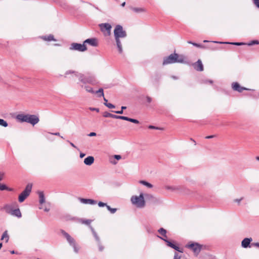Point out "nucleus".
<instances>
[{"label": "nucleus", "mask_w": 259, "mask_h": 259, "mask_svg": "<svg viewBox=\"0 0 259 259\" xmlns=\"http://www.w3.org/2000/svg\"><path fill=\"white\" fill-rule=\"evenodd\" d=\"M98 206L99 207H104V206H106L107 207V206H108L106 203H104L103 202H101V201H100L98 202Z\"/></svg>", "instance_id": "obj_42"}, {"label": "nucleus", "mask_w": 259, "mask_h": 259, "mask_svg": "<svg viewBox=\"0 0 259 259\" xmlns=\"http://www.w3.org/2000/svg\"><path fill=\"white\" fill-rule=\"evenodd\" d=\"M49 210H50V209H49V208H47V207L45 208V209H44V210H45V211H47V212L49 211Z\"/></svg>", "instance_id": "obj_61"}, {"label": "nucleus", "mask_w": 259, "mask_h": 259, "mask_svg": "<svg viewBox=\"0 0 259 259\" xmlns=\"http://www.w3.org/2000/svg\"><path fill=\"white\" fill-rule=\"evenodd\" d=\"M181 187L178 186H166L165 189L171 192H178L181 189Z\"/></svg>", "instance_id": "obj_17"}, {"label": "nucleus", "mask_w": 259, "mask_h": 259, "mask_svg": "<svg viewBox=\"0 0 259 259\" xmlns=\"http://www.w3.org/2000/svg\"><path fill=\"white\" fill-rule=\"evenodd\" d=\"M193 45L194 46L198 47V48H203V49L205 48L204 46H203L202 45H200V44H198L197 43H193Z\"/></svg>", "instance_id": "obj_43"}, {"label": "nucleus", "mask_w": 259, "mask_h": 259, "mask_svg": "<svg viewBox=\"0 0 259 259\" xmlns=\"http://www.w3.org/2000/svg\"><path fill=\"white\" fill-rule=\"evenodd\" d=\"M114 36L118 51L119 54H122L123 49L121 39L125 38L126 36V32L123 30L122 26L117 25L114 30Z\"/></svg>", "instance_id": "obj_1"}, {"label": "nucleus", "mask_w": 259, "mask_h": 259, "mask_svg": "<svg viewBox=\"0 0 259 259\" xmlns=\"http://www.w3.org/2000/svg\"><path fill=\"white\" fill-rule=\"evenodd\" d=\"M132 10L136 13H141L145 12V9L142 8H133Z\"/></svg>", "instance_id": "obj_30"}, {"label": "nucleus", "mask_w": 259, "mask_h": 259, "mask_svg": "<svg viewBox=\"0 0 259 259\" xmlns=\"http://www.w3.org/2000/svg\"><path fill=\"white\" fill-rule=\"evenodd\" d=\"M145 196L146 197H149V198H153V195H151V194H145Z\"/></svg>", "instance_id": "obj_58"}, {"label": "nucleus", "mask_w": 259, "mask_h": 259, "mask_svg": "<svg viewBox=\"0 0 259 259\" xmlns=\"http://www.w3.org/2000/svg\"><path fill=\"white\" fill-rule=\"evenodd\" d=\"M193 65L194 69L197 71H202L203 70V66L200 60H198Z\"/></svg>", "instance_id": "obj_14"}, {"label": "nucleus", "mask_w": 259, "mask_h": 259, "mask_svg": "<svg viewBox=\"0 0 259 259\" xmlns=\"http://www.w3.org/2000/svg\"><path fill=\"white\" fill-rule=\"evenodd\" d=\"M214 137V135H211V136H207L206 137V139H210V138H212Z\"/></svg>", "instance_id": "obj_59"}, {"label": "nucleus", "mask_w": 259, "mask_h": 259, "mask_svg": "<svg viewBox=\"0 0 259 259\" xmlns=\"http://www.w3.org/2000/svg\"><path fill=\"white\" fill-rule=\"evenodd\" d=\"M61 233L66 239L70 246L73 247L74 251L77 253L79 252V247L77 245L75 239L64 230H62Z\"/></svg>", "instance_id": "obj_5"}, {"label": "nucleus", "mask_w": 259, "mask_h": 259, "mask_svg": "<svg viewBox=\"0 0 259 259\" xmlns=\"http://www.w3.org/2000/svg\"><path fill=\"white\" fill-rule=\"evenodd\" d=\"M3 209L6 213L10 214L12 213V211L14 210L12 209V206L9 204L5 205L3 207Z\"/></svg>", "instance_id": "obj_22"}, {"label": "nucleus", "mask_w": 259, "mask_h": 259, "mask_svg": "<svg viewBox=\"0 0 259 259\" xmlns=\"http://www.w3.org/2000/svg\"><path fill=\"white\" fill-rule=\"evenodd\" d=\"M107 208L111 213H114L117 210L116 208H112L109 205L107 206Z\"/></svg>", "instance_id": "obj_35"}, {"label": "nucleus", "mask_w": 259, "mask_h": 259, "mask_svg": "<svg viewBox=\"0 0 259 259\" xmlns=\"http://www.w3.org/2000/svg\"><path fill=\"white\" fill-rule=\"evenodd\" d=\"M148 127H149V128H150V129H156V130L159 129V128H158V127H155V126H153V125H149Z\"/></svg>", "instance_id": "obj_52"}, {"label": "nucleus", "mask_w": 259, "mask_h": 259, "mask_svg": "<svg viewBox=\"0 0 259 259\" xmlns=\"http://www.w3.org/2000/svg\"><path fill=\"white\" fill-rule=\"evenodd\" d=\"M8 123L6 121L3 119H0V125L4 126V127H7L8 126Z\"/></svg>", "instance_id": "obj_34"}, {"label": "nucleus", "mask_w": 259, "mask_h": 259, "mask_svg": "<svg viewBox=\"0 0 259 259\" xmlns=\"http://www.w3.org/2000/svg\"><path fill=\"white\" fill-rule=\"evenodd\" d=\"M242 199H243V197H242L240 199H235L233 200V201L234 202L237 203L238 204H239Z\"/></svg>", "instance_id": "obj_48"}, {"label": "nucleus", "mask_w": 259, "mask_h": 259, "mask_svg": "<svg viewBox=\"0 0 259 259\" xmlns=\"http://www.w3.org/2000/svg\"><path fill=\"white\" fill-rule=\"evenodd\" d=\"M252 239L251 238H244L241 242V245L243 248H247L249 246V244L250 242L252 241Z\"/></svg>", "instance_id": "obj_16"}, {"label": "nucleus", "mask_w": 259, "mask_h": 259, "mask_svg": "<svg viewBox=\"0 0 259 259\" xmlns=\"http://www.w3.org/2000/svg\"><path fill=\"white\" fill-rule=\"evenodd\" d=\"M104 103H108V100L105 98L104 97Z\"/></svg>", "instance_id": "obj_62"}, {"label": "nucleus", "mask_w": 259, "mask_h": 259, "mask_svg": "<svg viewBox=\"0 0 259 259\" xmlns=\"http://www.w3.org/2000/svg\"><path fill=\"white\" fill-rule=\"evenodd\" d=\"M11 214L18 218H20L22 217L21 212L19 208L14 209Z\"/></svg>", "instance_id": "obj_20"}, {"label": "nucleus", "mask_w": 259, "mask_h": 259, "mask_svg": "<svg viewBox=\"0 0 259 259\" xmlns=\"http://www.w3.org/2000/svg\"><path fill=\"white\" fill-rule=\"evenodd\" d=\"M121 110L120 111H114L115 113H117V114H122L123 113V110L124 109H125L126 108V107L125 106H122L121 107Z\"/></svg>", "instance_id": "obj_41"}, {"label": "nucleus", "mask_w": 259, "mask_h": 259, "mask_svg": "<svg viewBox=\"0 0 259 259\" xmlns=\"http://www.w3.org/2000/svg\"><path fill=\"white\" fill-rule=\"evenodd\" d=\"M96 136V133H94V132L90 133L89 134V136H90V137H93V136Z\"/></svg>", "instance_id": "obj_53"}, {"label": "nucleus", "mask_w": 259, "mask_h": 259, "mask_svg": "<svg viewBox=\"0 0 259 259\" xmlns=\"http://www.w3.org/2000/svg\"><path fill=\"white\" fill-rule=\"evenodd\" d=\"M69 49L70 50L84 52L87 50V48L84 42L82 44L74 42L71 44Z\"/></svg>", "instance_id": "obj_7"}, {"label": "nucleus", "mask_w": 259, "mask_h": 259, "mask_svg": "<svg viewBox=\"0 0 259 259\" xmlns=\"http://www.w3.org/2000/svg\"><path fill=\"white\" fill-rule=\"evenodd\" d=\"M127 121L132 122L134 123H137V124L139 123V121L138 120L135 119H133V118H129V117H128Z\"/></svg>", "instance_id": "obj_40"}, {"label": "nucleus", "mask_w": 259, "mask_h": 259, "mask_svg": "<svg viewBox=\"0 0 259 259\" xmlns=\"http://www.w3.org/2000/svg\"><path fill=\"white\" fill-rule=\"evenodd\" d=\"M104 105H105L106 107H108L109 108H110V109L115 108V106L114 105H113V104H111V103H104Z\"/></svg>", "instance_id": "obj_37"}, {"label": "nucleus", "mask_w": 259, "mask_h": 259, "mask_svg": "<svg viewBox=\"0 0 259 259\" xmlns=\"http://www.w3.org/2000/svg\"><path fill=\"white\" fill-rule=\"evenodd\" d=\"M75 73H78V72H77V71H75L74 70H67L64 74V77H67L68 75L72 74H74V76H75Z\"/></svg>", "instance_id": "obj_26"}, {"label": "nucleus", "mask_w": 259, "mask_h": 259, "mask_svg": "<svg viewBox=\"0 0 259 259\" xmlns=\"http://www.w3.org/2000/svg\"><path fill=\"white\" fill-rule=\"evenodd\" d=\"M9 236L8 234V231L6 230L3 233L1 237V240H5L6 242H8L9 241Z\"/></svg>", "instance_id": "obj_24"}, {"label": "nucleus", "mask_w": 259, "mask_h": 259, "mask_svg": "<svg viewBox=\"0 0 259 259\" xmlns=\"http://www.w3.org/2000/svg\"><path fill=\"white\" fill-rule=\"evenodd\" d=\"M67 142H68L70 144V145H71L72 147H74V148H75L77 149V147L75 146V145H74L73 143H72V142H70V141H68V140L67 141Z\"/></svg>", "instance_id": "obj_54"}, {"label": "nucleus", "mask_w": 259, "mask_h": 259, "mask_svg": "<svg viewBox=\"0 0 259 259\" xmlns=\"http://www.w3.org/2000/svg\"><path fill=\"white\" fill-rule=\"evenodd\" d=\"M186 247L191 249L196 255L199 254L201 249V246L197 243L188 244Z\"/></svg>", "instance_id": "obj_8"}, {"label": "nucleus", "mask_w": 259, "mask_h": 259, "mask_svg": "<svg viewBox=\"0 0 259 259\" xmlns=\"http://www.w3.org/2000/svg\"><path fill=\"white\" fill-rule=\"evenodd\" d=\"M87 92L94 94L95 93V91L93 90V89L89 86L85 85L84 87Z\"/></svg>", "instance_id": "obj_33"}, {"label": "nucleus", "mask_w": 259, "mask_h": 259, "mask_svg": "<svg viewBox=\"0 0 259 259\" xmlns=\"http://www.w3.org/2000/svg\"><path fill=\"white\" fill-rule=\"evenodd\" d=\"M181 256H179L177 253H175L174 259H180Z\"/></svg>", "instance_id": "obj_49"}, {"label": "nucleus", "mask_w": 259, "mask_h": 259, "mask_svg": "<svg viewBox=\"0 0 259 259\" xmlns=\"http://www.w3.org/2000/svg\"><path fill=\"white\" fill-rule=\"evenodd\" d=\"M4 174H0V181L3 180Z\"/></svg>", "instance_id": "obj_60"}, {"label": "nucleus", "mask_w": 259, "mask_h": 259, "mask_svg": "<svg viewBox=\"0 0 259 259\" xmlns=\"http://www.w3.org/2000/svg\"><path fill=\"white\" fill-rule=\"evenodd\" d=\"M51 135L60 136L59 133H49Z\"/></svg>", "instance_id": "obj_55"}, {"label": "nucleus", "mask_w": 259, "mask_h": 259, "mask_svg": "<svg viewBox=\"0 0 259 259\" xmlns=\"http://www.w3.org/2000/svg\"><path fill=\"white\" fill-rule=\"evenodd\" d=\"M252 245L259 248V243H254L252 244Z\"/></svg>", "instance_id": "obj_56"}, {"label": "nucleus", "mask_w": 259, "mask_h": 259, "mask_svg": "<svg viewBox=\"0 0 259 259\" xmlns=\"http://www.w3.org/2000/svg\"><path fill=\"white\" fill-rule=\"evenodd\" d=\"M90 228L92 230V232L93 233V234L96 240L98 242L99 250L100 251H103L104 249V247L101 244L99 236H98L97 233L95 232L94 229L91 226H90Z\"/></svg>", "instance_id": "obj_12"}, {"label": "nucleus", "mask_w": 259, "mask_h": 259, "mask_svg": "<svg viewBox=\"0 0 259 259\" xmlns=\"http://www.w3.org/2000/svg\"><path fill=\"white\" fill-rule=\"evenodd\" d=\"M114 157L117 160H120L121 158V156L119 155H114Z\"/></svg>", "instance_id": "obj_50"}, {"label": "nucleus", "mask_w": 259, "mask_h": 259, "mask_svg": "<svg viewBox=\"0 0 259 259\" xmlns=\"http://www.w3.org/2000/svg\"><path fill=\"white\" fill-rule=\"evenodd\" d=\"M85 154L83 153H80V155H79V156L81 158L84 157L85 156Z\"/></svg>", "instance_id": "obj_57"}, {"label": "nucleus", "mask_w": 259, "mask_h": 259, "mask_svg": "<svg viewBox=\"0 0 259 259\" xmlns=\"http://www.w3.org/2000/svg\"><path fill=\"white\" fill-rule=\"evenodd\" d=\"M159 238H161V239H162L163 240H164V239H166V238H165V237H164V238L159 237Z\"/></svg>", "instance_id": "obj_64"}, {"label": "nucleus", "mask_w": 259, "mask_h": 259, "mask_svg": "<svg viewBox=\"0 0 259 259\" xmlns=\"http://www.w3.org/2000/svg\"><path fill=\"white\" fill-rule=\"evenodd\" d=\"M95 93L98 94V97H104V91L102 88L99 89L98 91L96 92H95Z\"/></svg>", "instance_id": "obj_28"}, {"label": "nucleus", "mask_w": 259, "mask_h": 259, "mask_svg": "<svg viewBox=\"0 0 259 259\" xmlns=\"http://www.w3.org/2000/svg\"><path fill=\"white\" fill-rule=\"evenodd\" d=\"M41 38L45 40L48 41H50L52 40L56 41V40L54 38V36L52 34H50L49 35L42 36Z\"/></svg>", "instance_id": "obj_21"}, {"label": "nucleus", "mask_w": 259, "mask_h": 259, "mask_svg": "<svg viewBox=\"0 0 259 259\" xmlns=\"http://www.w3.org/2000/svg\"><path fill=\"white\" fill-rule=\"evenodd\" d=\"M94 160L93 156H89L84 159V163L87 165H91L94 163Z\"/></svg>", "instance_id": "obj_19"}, {"label": "nucleus", "mask_w": 259, "mask_h": 259, "mask_svg": "<svg viewBox=\"0 0 259 259\" xmlns=\"http://www.w3.org/2000/svg\"><path fill=\"white\" fill-rule=\"evenodd\" d=\"M90 110L91 111H96L98 112L99 111V109L98 108H96L90 107Z\"/></svg>", "instance_id": "obj_51"}, {"label": "nucleus", "mask_w": 259, "mask_h": 259, "mask_svg": "<svg viewBox=\"0 0 259 259\" xmlns=\"http://www.w3.org/2000/svg\"><path fill=\"white\" fill-rule=\"evenodd\" d=\"M158 232L163 237L167 238L166 236V230L162 228H160Z\"/></svg>", "instance_id": "obj_29"}, {"label": "nucleus", "mask_w": 259, "mask_h": 259, "mask_svg": "<svg viewBox=\"0 0 259 259\" xmlns=\"http://www.w3.org/2000/svg\"><path fill=\"white\" fill-rule=\"evenodd\" d=\"M139 183L140 184L145 186L146 187H147L148 188H151L153 187V185L151 184H150L146 181H140L139 182Z\"/></svg>", "instance_id": "obj_27"}, {"label": "nucleus", "mask_w": 259, "mask_h": 259, "mask_svg": "<svg viewBox=\"0 0 259 259\" xmlns=\"http://www.w3.org/2000/svg\"><path fill=\"white\" fill-rule=\"evenodd\" d=\"M27 114H19L16 116V119L18 121L23 122H26L27 120Z\"/></svg>", "instance_id": "obj_18"}, {"label": "nucleus", "mask_w": 259, "mask_h": 259, "mask_svg": "<svg viewBox=\"0 0 259 259\" xmlns=\"http://www.w3.org/2000/svg\"><path fill=\"white\" fill-rule=\"evenodd\" d=\"M214 43H220V44H229L236 46H242L245 45L244 42H219V41H213Z\"/></svg>", "instance_id": "obj_25"}, {"label": "nucleus", "mask_w": 259, "mask_h": 259, "mask_svg": "<svg viewBox=\"0 0 259 259\" xmlns=\"http://www.w3.org/2000/svg\"><path fill=\"white\" fill-rule=\"evenodd\" d=\"M116 115L112 114L110 113L107 112H105L103 114V116L105 117H111V118H116Z\"/></svg>", "instance_id": "obj_32"}, {"label": "nucleus", "mask_w": 259, "mask_h": 259, "mask_svg": "<svg viewBox=\"0 0 259 259\" xmlns=\"http://www.w3.org/2000/svg\"><path fill=\"white\" fill-rule=\"evenodd\" d=\"M164 241L166 243L167 245L169 247H170L171 248H172L174 246V244L170 242L167 239H164Z\"/></svg>", "instance_id": "obj_38"}, {"label": "nucleus", "mask_w": 259, "mask_h": 259, "mask_svg": "<svg viewBox=\"0 0 259 259\" xmlns=\"http://www.w3.org/2000/svg\"><path fill=\"white\" fill-rule=\"evenodd\" d=\"M125 2H123V3H122V4H121V6H122V7H124V6H125Z\"/></svg>", "instance_id": "obj_63"}, {"label": "nucleus", "mask_w": 259, "mask_h": 259, "mask_svg": "<svg viewBox=\"0 0 259 259\" xmlns=\"http://www.w3.org/2000/svg\"><path fill=\"white\" fill-rule=\"evenodd\" d=\"M232 88L234 91H237L239 93H241L243 90H250L249 89L241 87L237 82H233L232 83Z\"/></svg>", "instance_id": "obj_11"}, {"label": "nucleus", "mask_w": 259, "mask_h": 259, "mask_svg": "<svg viewBox=\"0 0 259 259\" xmlns=\"http://www.w3.org/2000/svg\"><path fill=\"white\" fill-rule=\"evenodd\" d=\"M144 196V194L142 193L139 196L134 195L132 196L131 198L132 203L138 208H142L144 207L146 202Z\"/></svg>", "instance_id": "obj_4"}, {"label": "nucleus", "mask_w": 259, "mask_h": 259, "mask_svg": "<svg viewBox=\"0 0 259 259\" xmlns=\"http://www.w3.org/2000/svg\"><path fill=\"white\" fill-rule=\"evenodd\" d=\"M254 5L258 8H259V0H252Z\"/></svg>", "instance_id": "obj_44"}, {"label": "nucleus", "mask_w": 259, "mask_h": 259, "mask_svg": "<svg viewBox=\"0 0 259 259\" xmlns=\"http://www.w3.org/2000/svg\"><path fill=\"white\" fill-rule=\"evenodd\" d=\"M79 201L81 203L83 204L94 205L97 203V201L96 200L91 199L80 198Z\"/></svg>", "instance_id": "obj_15"}, {"label": "nucleus", "mask_w": 259, "mask_h": 259, "mask_svg": "<svg viewBox=\"0 0 259 259\" xmlns=\"http://www.w3.org/2000/svg\"><path fill=\"white\" fill-rule=\"evenodd\" d=\"M75 76L78 78L80 82L82 84L89 83L96 85L98 83L95 76L92 75H85L81 73H75Z\"/></svg>", "instance_id": "obj_3"}, {"label": "nucleus", "mask_w": 259, "mask_h": 259, "mask_svg": "<svg viewBox=\"0 0 259 259\" xmlns=\"http://www.w3.org/2000/svg\"><path fill=\"white\" fill-rule=\"evenodd\" d=\"M184 62V57L182 55H179L178 54L174 53L169 55L168 57L163 59L162 65H166L169 64L175 63H183Z\"/></svg>", "instance_id": "obj_2"}, {"label": "nucleus", "mask_w": 259, "mask_h": 259, "mask_svg": "<svg viewBox=\"0 0 259 259\" xmlns=\"http://www.w3.org/2000/svg\"><path fill=\"white\" fill-rule=\"evenodd\" d=\"M146 99L148 103H150L152 101V98L148 96L146 97Z\"/></svg>", "instance_id": "obj_45"}, {"label": "nucleus", "mask_w": 259, "mask_h": 259, "mask_svg": "<svg viewBox=\"0 0 259 259\" xmlns=\"http://www.w3.org/2000/svg\"><path fill=\"white\" fill-rule=\"evenodd\" d=\"M258 44H259V41L258 40H252V41H250L247 45L248 46H252L253 45H258Z\"/></svg>", "instance_id": "obj_36"}, {"label": "nucleus", "mask_w": 259, "mask_h": 259, "mask_svg": "<svg viewBox=\"0 0 259 259\" xmlns=\"http://www.w3.org/2000/svg\"><path fill=\"white\" fill-rule=\"evenodd\" d=\"M172 248H174L175 250H177V251H179L180 252H183V250H180L179 247L178 246L175 245V244H174V247Z\"/></svg>", "instance_id": "obj_46"}, {"label": "nucleus", "mask_w": 259, "mask_h": 259, "mask_svg": "<svg viewBox=\"0 0 259 259\" xmlns=\"http://www.w3.org/2000/svg\"><path fill=\"white\" fill-rule=\"evenodd\" d=\"M91 222V221L90 220H83L82 221V223L87 225H89Z\"/></svg>", "instance_id": "obj_47"}, {"label": "nucleus", "mask_w": 259, "mask_h": 259, "mask_svg": "<svg viewBox=\"0 0 259 259\" xmlns=\"http://www.w3.org/2000/svg\"><path fill=\"white\" fill-rule=\"evenodd\" d=\"M84 44H88L92 46L96 47L98 46L97 39L95 38H89L84 41Z\"/></svg>", "instance_id": "obj_13"}, {"label": "nucleus", "mask_w": 259, "mask_h": 259, "mask_svg": "<svg viewBox=\"0 0 259 259\" xmlns=\"http://www.w3.org/2000/svg\"><path fill=\"white\" fill-rule=\"evenodd\" d=\"M39 118L36 115L27 114L26 122L34 125L39 122Z\"/></svg>", "instance_id": "obj_10"}, {"label": "nucleus", "mask_w": 259, "mask_h": 259, "mask_svg": "<svg viewBox=\"0 0 259 259\" xmlns=\"http://www.w3.org/2000/svg\"><path fill=\"white\" fill-rule=\"evenodd\" d=\"M115 119H122V120L127 121L128 117H126V116H123L116 115Z\"/></svg>", "instance_id": "obj_39"}, {"label": "nucleus", "mask_w": 259, "mask_h": 259, "mask_svg": "<svg viewBox=\"0 0 259 259\" xmlns=\"http://www.w3.org/2000/svg\"><path fill=\"white\" fill-rule=\"evenodd\" d=\"M102 31L105 33L106 35H110L111 34V25L109 23H102L100 24Z\"/></svg>", "instance_id": "obj_9"}, {"label": "nucleus", "mask_w": 259, "mask_h": 259, "mask_svg": "<svg viewBox=\"0 0 259 259\" xmlns=\"http://www.w3.org/2000/svg\"><path fill=\"white\" fill-rule=\"evenodd\" d=\"M39 202L40 204H42L45 202V196L42 192H39Z\"/></svg>", "instance_id": "obj_23"}, {"label": "nucleus", "mask_w": 259, "mask_h": 259, "mask_svg": "<svg viewBox=\"0 0 259 259\" xmlns=\"http://www.w3.org/2000/svg\"><path fill=\"white\" fill-rule=\"evenodd\" d=\"M0 190L12 191V189L9 188L6 185L0 183Z\"/></svg>", "instance_id": "obj_31"}, {"label": "nucleus", "mask_w": 259, "mask_h": 259, "mask_svg": "<svg viewBox=\"0 0 259 259\" xmlns=\"http://www.w3.org/2000/svg\"><path fill=\"white\" fill-rule=\"evenodd\" d=\"M32 185L31 184H28L24 190L19 195L18 197L19 202L20 203L23 202L25 199L29 195Z\"/></svg>", "instance_id": "obj_6"}]
</instances>
